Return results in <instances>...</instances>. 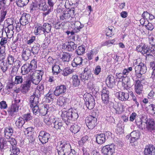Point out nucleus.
Returning <instances> with one entry per match:
<instances>
[{
	"label": "nucleus",
	"instance_id": "de8ad7c7",
	"mask_svg": "<svg viewBox=\"0 0 155 155\" xmlns=\"http://www.w3.org/2000/svg\"><path fill=\"white\" fill-rule=\"evenodd\" d=\"M40 45L39 44H35L32 48L31 52L33 54H37L40 49Z\"/></svg>",
	"mask_w": 155,
	"mask_h": 155
},
{
	"label": "nucleus",
	"instance_id": "6ab92c4d",
	"mask_svg": "<svg viewBox=\"0 0 155 155\" xmlns=\"http://www.w3.org/2000/svg\"><path fill=\"white\" fill-rule=\"evenodd\" d=\"M136 50L137 51L140 52L142 54H147L149 48L145 44H141L137 47Z\"/></svg>",
	"mask_w": 155,
	"mask_h": 155
},
{
	"label": "nucleus",
	"instance_id": "4c0bfd02",
	"mask_svg": "<svg viewBox=\"0 0 155 155\" xmlns=\"http://www.w3.org/2000/svg\"><path fill=\"white\" fill-rule=\"evenodd\" d=\"M61 71L59 65L54 64L52 67V72L54 74L58 75Z\"/></svg>",
	"mask_w": 155,
	"mask_h": 155
},
{
	"label": "nucleus",
	"instance_id": "0e129e2a",
	"mask_svg": "<svg viewBox=\"0 0 155 155\" xmlns=\"http://www.w3.org/2000/svg\"><path fill=\"white\" fill-rule=\"evenodd\" d=\"M155 49V48H151L150 49L149 48V50H148L147 54L155 56V49Z\"/></svg>",
	"mask_w": 155,
	"mask_h": 155
},
{
	"label": "nucleus",
	"instance_id": "473e14b6",
	"mask_svg": "<svg viewBox=\"0 0 155 155\" xmlns=\"http://www.w3.org/2000/svg\"><path fill=\"white\" fill-rule=\"evenodd\" d=\"M65 48L66 50L68 51H71L74 50L76 48V45L73 42L71 41L66 45Z\"/></svg>",
	"mask_w": 155,
	"mask_h": 155
},
{
	"label": "nucleus",
	"instance_id": "c03bdc74",
	"mask_svg": "<svg viewBox=\"0 0 155 155\" xmlns=\"http://www.w3.org/2000/svg\"><path fill=\"white\" fill-rule=\"evenodd\" d=\"M39 9L44 11H46L49 8L45 2L41 1L38 5Z\"/></svg>",
	"mask_w": 155,
	"mask_h": 155
},
{
	"label": "nucleus",
	"instance_id": "49530a36",
	"mask_svg": "<svg viewBox=\"0 0 155 155\" xmlns=\"http://www.w3.org/2000/svg\"><path fill=\"white\" fill-rule=\"evenodd\" d=\"M73 70L71 69L69 67L65 68L63 71L62 74L64 76H66L73 72Z\"/></svg>",
	"mask_w": 155,
	"mask_h": 155
},
{
	"label": "nucleus",
	"instance_id": "a18cd8bd",
	"mask_svg": "<svg viewBox=\"0 0 155 155\" xmlns=\"http://www.w3.org/2000/svg\"><path fill=\"white\" fill-rule=\"evenodd\" d=\"M25 123L24 119L21 117H20L15 122L16 126L18 128L21 127Z\"/></svg>",
	"mask_w": 155,
	"mask_h": 155
},
{
	"label": "nucleus",
	"instance_id": "774afa93",
	"mask_svg": "<svg viewBox=\"0 0 155 155\" xmlns=\"http://www.w3.org/2000/svg\"><path fill=\"white\" fill-rule=\"evenodd\" d=\"M109 91L108 90L107 88L104 87L103 88L101 91V95H104L105 96L107 95V96H109Z\"/></svg>",
	"mask_w": 155,
	"mask_h": 155
},
{
	"label": "nucleus",
	"instance_id": "ea45409f",
	"mask_svg": "<svg viewBox=\"0 0 155 155\" xmlns=\"http://www.w3.org/2000/svg\"><path fill=\"white\" fill-rule=\"evenodd\" d=\"M10 151L11 153L10 155H18L20 152V150L15 146L12 147Z\"/></svg>",
	"mask_w": 155,
	"mask_h": 155
},
{
	"label": "nucleus",
	"instance_id": "7ed1b4c3",
	"mask_svg": "<svg viewBox=\"0 0 155 155\" xmlns=\"http://www.w3.org/2000/svg\"><path fill=\"white\" fill-rule=\"evenodd\" d=\"M14 101L15 103L12 104L8 110L9 114L12 116L14 115L15 113L21 109V104L20 103V100L19 98H16Z\"/></svg>",
	"mask_w": 155,
	"mask_h": 155
},
{
	"label": "nucleus",
	"instance_id": "cd10ccee",
	"mask_svg": "<svg viewBox=\"0 0 155 155\" xmlns=\"http://www.w3.org/2000/svg\"><path fill=\"white\" fill-rule=\"evenodd\" d=\"M106 84L108 87H112L114 84V77L111 75H108L106 79Z\"/></svg>",
	"mask_w": 155,
	"mask_h": 155
},
{
	"label": "nucleus",
	"instance_id": "864d4df0",
	"mask_svg": "<svg viewBox=\"0 0 155 155\" xmlns=\"http://www.w3.org/2000/svg\"><path fill=\"white\" fill-rule=\"evenodd\" d=\"M23 81V79L21 76H17L15 78L14 83L16 84H21Z\"/></svg>",
	"mask_w": 155,
	"mask_h": 155
},
{
	"label": "nucleus",
	"instance_id": "9b49d317",
	"mask_svg": "<svg viewBox=\"0 0 155 155\" xmlns=\"http://www.w3.org/2000/svg\"><path fill=\"white\" fill-rule=\"evenodd\" d=\"M38 137L40 141L42 143L44 144L48 141L50 137V135L44 131H41L40 132Z\"/></svg>",
	"mask_w": 155,
	"mask_h": 155
},
{
	"label": "nucleus",
	"instance_id": "f8f14e48",
	"mask_svg": "<svg viewBox=\"0 0 155 155\" xmlns=\"http://www.w3.org/2000/svg\"><path fill=\"white\" fill-rule=\"evenodd\" d=\"M146 129L149 131H155V123L154 120L148 119L146 121Z\"/></svg>",
	"mask_w": 155,
	"mask_h": 155
},
{
	"label": "nucleus",
	"instance_id": "5fc2aeb1",
	"mask_svg": "<svg viewBox=\"0 0 155 155\" xmlns=\"http://www.w3.org/2000/svg\"><path fill=\"white\" fill-rule=\"evenodd\" d=\"M115 41L114 39L106 41L102 44V46H107L108 47H110L111 46V45H112L114 43Z\"/></svg>",
	"mask_w": 155,
	"mask_h": 155
},
{
	"label": "nucleus",
	"instance_id": "338daca9",
	"mask_svg": "<svg viewBox=\"0 0 155 155\" xmlns=\"http://www.w3.org/2000/svg\"><path fill=\"white\" fill-rule=\"evenodd\" d=\"M48 5L49 8L52 10L53 7L55 3V2L54 0H48Z\"/></svg>",
	"mask_w": 155,
	"mask_h": 155
},
{
	"label": "nucleus",
	"instance_id": "e2e57ef3",
	"mask_svg": "<svg viewBox=\"0 0 155 155\" xmlns=\"http://www.w3.org/2000/svg\"><path fill=\"white\" fill-rule=\"evenodd\" d=\"M31 107L32 108V111L35 114H36L40 111V110L38 105L34 106V107Z\"/></svg>",
	"mask_w": 155,
	"mask_h": 155
},
{
	"label": "nucleus",
	"instance_id": "bb28decb",
	"mask_svg": "<svg viewBox=\"0 0 155 155\" xmlns=\"http://www.w3.org/2000/svg\"><path fill=\"white\" fill-rule=\"evenodd\" d=\"M96 141L98 144H102L104 143L106 140L105 136L104 134H97L95 136Z\"/></svg>",
	"mask_w": 155,
	"mask_h": 155
},
{
	"label": "nucleus",
	"instance_id": "5701e85b",
	"mask_svg": "<svg viewBox=\"0 0 155 155\" xmlns=\"http://www.w3.org/2000/svg\"><path fill=\"white\" fill-rule=\"evenodd\" d=\"M21 54L22 58L24 61H27L31 55V51L28 49L24 48L23 49Z\"/></svg>",
	"mask_w": 155,
	"mask_h": 155
},
{
	"label": "nucleus",
	"instance_id": "6e6d98bb",
	"mask_svg": "<svg viewBox=\"0 0 155 155\" xmlns=\"http://www.w3.org/2000/svg\"><path fill=\"white\" fill-rule=\"evenodd\" d=\"M14 57L11 54H9L7 58V60L9 64L12 65L14 62Z\"/></svg>",
	"mask_w": 155,
	"mask_h": 155
},
{
	"label": "nucleus",
	"instance_id": "7c9ffc66",
	"mask_svg": "<svg viewBox=\"0 0 155 155\" xmlns=\"http://www.w3.org/2000/svg\"><path fill=\"white\" fill-rule=\"evenodd\" d=\"M83 59L81 57H77L74 58L71 64L73 67H77L82 64Z\"/></svg>",
	"mask_w": 155,
	"mask_h": 155
},
{
	"label": "nucleus",
	"instance_id": "680f3d73",
	"mask_svg": "<svg viewBox=\"0 0 155 155\" xmlns=\"http://www.w3.org/2000/svg\"><path fill=\"white\" fill-rule=\"evenodd\" d=\"M7 139H8V141L12 145V147L13 146H15L17 144V142L15 139L11 138V137H10V138H7Z\"/></svg>",
	"mask_w": 155,
	"mask_h": 155
},
{
	"label": "nucleus",
	"instance_id": "393cba45",
	"mask_svg": "<svg viewBox=\"0 0 155 155\" xmlns=\"http://www.w3.org/2000/svg\"><path fill=\"white\" fill-rule=\"evenodd\" d=\"M53 127L56 129H60L62 127L63 124L60 119L55 118L52 120Z\"/></svg>",
	"mask_w": 155,
	"mask_h": 155
},
{
	"label": "nucleus",
	"instance_id": "0eeeda50",
	"mask_svg": "<svg viewBox=\"0 0 155 155\" xmlns=\"http://www.w3.org/2000/svg\"><path fill=\"white\" fill-rule=\"evenodd\" d=\"M116 146L114 144L107 145L101 149L102 153L104 155H112L115 152Z\"/></svg>",
	"mask_w": 155,
	"mask_h": 155
},
{
	"label": "nucleus",
	"instance_id": "9d476101",
	"mask_svg": "<svg viewBox=\"0 0 155 155\" xmlns=\"http://www.w3.org/2000/svg\"><path fill=\"white\" fill-rule=\"evenodd\" d=\"M72 112L71 110H69L68 112L64 111L62 112L61 115L63 120L67 125H68L70 123L71 120Z\"/></svg>",
	"mask_w": 155,
	"mask_h": 155
},
{
	"label": "nucleus",
	"instance_id": "e433bc0d",
	"mask_svg": "<svg viewBox=\"0 0 155 155\" xmlns=\"http://www.w3.org/2000/svg\"><path fill=\"white\" fill-rule=\"evenodd\" d=\"M29 2V0H16V3L18 7H22L26 5Z\"/></svg>",
	"mask_w": 155,
	"mask_h": 155
},
{
	"label": "nucleus",
	"instance_id": "b1692460",
	"mask_svg": "<svg viewBox=\"0 0 155 155\" xmlns=\"http://www.w3.org/2000/svg\"><path fill=\"white\" fill-rule=\"evenodd\" d=\"M70 101L69 99L67 98L61 97L58 99L57 104L61 106H64L67 105Z\"/></svg>",
	"mask_w": 155,
	"mask_h": 155
},
{
	"label": "nucleus",
	"instance_id": "3c124183",
	"mask_svg": "<svg viewBox=\"0 0 155 155\" xmlns=\"http://www.w3.org/2000/svg\"><path fill=\"white\" fill-rule=\"evenodd\" d=\"M71 57V56L69 53H66L63 54L62 59L64 61L68 62L70 61Z\"/></svg>",
	"mask_w": 155,
	"mask_h": 155
},
{
	"label": "nucleus",
	"instance_id": "a19ab883",
	"mask_svg": "<svg viewBox=\"0 0 155 155\" xmlns=\"http://www.w3.org/2000/svg\"><path fill=\"white\" fill-rule=\"evenodd\" d=\"M2 7V5L1 4V2H0V10ZM7 13L6 10H1L0 13V21H2L5 18V16Z\"/></svg>",
	"mask_w": 155,
	"mask_h": 155
},
{
	"label": "nucleus",
	"instance_id": "412c9836",
	"mask_svg": "<svg viewBox=\"0 0 155 155\" xmlns=\"http://www.w3.org/2000/svg\"><path fill=\"white\" fill-rule=\"evenodd\" d=\"M145 110L147 113L154 115L155 114V105L153 104H146L145 105Z\"/></svg>",
	"mask_w": 155,
	"mask_h": 155
},
{
	"label": "nucleus",
	"instance_id": "f257e3e1",
	"mask_svg": "<svg viewBox=\"0 0 155 155\" xmlns=\"http://www.w3.org/2000/svg\"><path fill=\"white\" fill-rule=\"evenodd\" d=\"M71 147L68 142L65 141H61L58 143L57 147L58 152L59 155H69L71 152L74 154L75 151L71 149Z\"/></svg>",
	"mask_w": 155,
	"mask_h": 155
},
{
	"label": "nucleus",
	"instance_id": "37998d69",
	"mask_svg": "<svg viewBox=\"0 0 155 155\" xmlns=\"http://www.w3.org/2000/svg\"><path fill=\"white\" fill-rule=\"evenodd\" d=\"M44 119V122L48 125H50L51 124V123L52 122V120L53 119V117H51L49 116H48L45 114Z\"/></svg>",
	"mask_w": 155,
	"mask_h": 155
},
{
	"label": "nucleus",
	"instance_id": "79ce46f5",
	"mask_svg": "<svg viewBox=\"0 0 155 155\" xmlns=\"http://www.w3.org/2000/svg\"><path fill=\"white\" fill-rule=\"evenodd\" d=\"M85 51V46L81 45L78 47L75 52L78 55H81L84 53Z\"/></svg>",
	"mask_w": 155,
	"mask_h": 155
},
{
	"label": "nucleus",
	"instance_id": "39448f33",
	"mask_svg": "<svg viewBox=\"0 0 155 155\" xmlns=\"http://www.w3.org/2000/svg\"><path fill=\"white\" fill-rule=\"evenodd\" d=\"M25 81L21 85V90L22 92L26 93L29 90L32 83L31 77L30 75H27L25 77Z\"/></svg>",
	"mask_w": 155,
	"mask_h": 155
},
{
	"label": "nucleus",
	"instance_id": "dca6fc26",
	"mask_svg": "<svg viewBox=\"0 0 155 155\" xmlns=\"http://www.w3.org/2000/svg\"><path fill=\"white\" fill-rule=\"evenodd\" d=\"M135 71L136 73H145L147 71L146 66L142 63L137 65L135 67Z\"/></svg>",
	"mask_w": 155,
	"mask_h": 155
},
{
	"label": "nucleus",
	"instance_id": "13d9d810",
	"mask_svg": "<svg viewBox=\"0 0 155 155\" xmlns=\"http://www.w3.org/2000/svg\"><path fill=\"white\" fill-rule=\"evenodd\" d=\"M91 75V74H90L89 75L87 74L86 75H85V74H84L82 77V76L81 77L82 81L84 83H86V81L90 78Z\"/></svg>",
	"mask_w": 155,
	"mask_h": 155
},
{
	"label": "nucleus",
	"instance_id": "1a4fd4ad",
	"mask_svg": "<svg viewBox=\"0 0 155 155\" xmlns=\"http://www.w3.org/2000/svg\"><path fill=\"white\" fill-rule=\"evenodd\" d=\"M67 90L66 86L64 85H61L56 86L54 91V94L56 96L63 95Z\"/></svg>",
	"mask_w": 155,
	"mask_h": 155
},
{
	"label": "nucleus",
	"instance_id": "72a5a7b5",
	"mask_svg": "<svg viewBox=\"0 0 155 155\" xmlns=\"http://www.w3.org/2000/svg\"><path fill=\"white\" fill-rule=\"evenodd\" d=\"M80 127L81 125L80 124H74L71 126L70 128V130L72 133L74 134L77 133L79 131Z\"/></svg>",
	"mask_w": 155,
	"mask_h": 155
},
{
	"label": "nucleus",
	"instance_id": "f3484780",
	"mask_svg": "<svg viewBox=\"0 0 155 155\" xmlns=\"http://www.w3.org/2000/svg\"><path fill=\"white\" fill-rule=\"evenodd\" d=\"M29 17L28 14L25 13L23 14L20 20V24L25 26L28 24L29 22Z\"/></svg>",
	"mask_w": 155,
	"mask_h": 155
},
{
	"label": "nucleus",
	"instance_id": "f03ea898",
	"mask_svg": "<svg viewBox=\"0 0 155 155\" xmlns=\"http://www.w3.org/2000/svg\"><path fill=\"white\" fill-rule=\"evenodd\" d=\"M37 68V61L35 59L32 60L30 64H26L22 67L21 73L25 74L33 72Z\"/></svg>",
	"mask_w": 155,
	"mask_h": 155
},
{
	"label": "nucleus",
	"instance_id": "58836bf2",
	"mask_svg": "<svg viewBox=\"0 0 155 155\" xmlns=\"http://www.w3.org/2000/svg\"><path fill=\"white\" fill-rule=\"evenodd\" d=\"M114 108L115 110V113L117 114L121 113L123 111V108L120 104H115L114 106Z\"/></svg>",
	"mask_w": 155,
	"mask_h": 155
},
{
	"label": "nucleus",
	"instance_id": "69168bd1",
	"mask_svg": "<svg viewBox=\"0 0 155 155\" xmlns=\"http://www.w3.org/2000/svg\"><path fill=\"white\" fill-rule=\"evenodd\" d=\"M13 64L14 67L17 69L22 64L21 62L19 60H16L14 62Z\"/></svg>",
	"mask_w": 155,
	"mask_h": 155
},
{
	"label": "nucleus",
	"instance_id": "ddd939ff",
	"mask_svg": "<svg viewBox=\"0 0 155 155\" xmlns=\"http://www.w3.org/2000/svg\"><path fill=\"white\" fill-rule=\"evenodd\" d=\"M143 18L140 20V22L141 24H144L145 22V20L147 21L150 20H152L154 18V16L152 14L148 13L147 12H144L142 15Z\"/></svg>",
	"mask_w": 155,
	"mask_h": 155
},
{
	"label": "nucleus",
	"instance_id": "a211bd4d",
	"mask_svg": "<svg viewBox=\"0 0 155 155\" xmlns=\"http://www.w3.org/2000/svg\"><path fill=\"white\" fill-rule=\"evenodd\" d=\"M145 155H155V147L149 145L146 147L144 151Z\"/></svg>",
	"mask_w": 155,
	"mask_h": 155
},
{
	"label": "nucleus",
	"instance_id": "2eb2a0df",
	"mask_svg": "<svg viewBox=\"0 0 155 155\" xmlns=\"http://www.w3.org/2000/svg\"><path fill=\"white\" fill-rule=\"evenodd\" d=\"M71 24V28L73 29L74 32L76 33L79 32L84 26L83 25L78 21L72 22Z\"/></svg>",
	"mask_w": 155,
	"mask_h": 155
},
{
	"label": "nucleus",
	"instance_id": "20e7f679",
	"mask_svg": "<svg viewBox=\"0 0 155 155\" xmlns=\"http://www.w3.org/2000/svg\"><path fill=\"white\" fill-rule=\"evenodd\" d=\"M132 70V68L130 67L128 68L127 69H124L122 73L120 74V75H126L125 76H121V77L122 78V84L124 87L130 86V84L129 82V79L128 77L126 76L129 72L131 71Z\"/></svg>",
	"mask_w": 155,
	"mask_h": 155
},
{
	"label": "nucleus",
	"instance_id": "4be33fe9",
	"mask_svg": "<svg viewBox=\"0 0 155 155\" xmlns=\"http://www.w3.org/2000/svg\"><path fill=\"white\" fill-rule=\"evenodd\" d=\"M140 133L137 130H134L130 134L131 137L130 143H134L140 137Z\"/></svg>",
	"mask_w": 155,
	"mask_h": 155
},
{
	"label": "nucleus",
	"instance_id": "c756f323",
	"mask_svg": "<svg viewBox=\"0 0 155 155\" xmlns=\"http://www.w3.org/2000/svg\"><path fill=\"white\" fill-rule=\"evenodd\" d=\"M136 123L137 126L140 129L143 130L146 129V122H143L140 118L137 119L136 120Z\"/></svg>",
	"mask_w": 155,
	"mask_h": 155
},
{
	"label": "nucleus",
	"instance_id": "a878e982",
	"mask_svg": "<svg viewBox=\"0 0 155 155\" xmlns=\"http://www.w3.org/2000/svg\"><path fill=\"white\" fill-rule=\"evenodd\" d=\"M89 96L88 101L86 103V106L89 109L91 110L94 106L95 101L92 96L89 95Z\"/></svg>",
	"mask_w": 155,
	"mask_h": 155
},
{
	"label": "nucleus",
	"instance_id": "4468645a",
	"mask_svg": "<svg viewBox=\"0 0 155 155\" xmlns=\"http://www.w3.org/2000/svg\"><path fill=\"white\" fill-rule=\"evenodd\" d=\"M132 78L135 81L134 87L136 92L138 94H141L143 90V86L141 84L140 81L139 80H134V77L132 76Z\"/></svg>",
	"mask_w": 155,
	"mask_h": 155
},
{
	"label": "nucleus",
	"instance_id": "603ef678",
	"mask_svg": "<svg viewBox=\"0 0 155 155\" xmlns=\"http://www.w3.org/2000/svg\"><path fill=\"white\" fill-rule=\"evenodd\" d=\"M5 46H2L0 45V54L1 55L2 59H3L5 58Z\"/></svg>",
	"mask_w": 155,
	"mask_h": 155
},
{
	"label": "nucleus",
	"instance_id": "8fccbe9b",
	"mask_svg": "<svg viewBox=\"0 0 155 155\" xmlns=\"http://www.w3.org/2000/svg\"><path fill=\"white\" fill-rule=\"evenodd\" d=\"M54 108L52 106L49 107L48 105H44V107L43 108V110L46 111L45 112L43 113L42 114L43 115L46 114L48 112L52 111L54 110Z\"/></svg>",
	"mask_w": 155,
	"mask_h": 155
},
{
	"label": "nucleus",
	"instance_id": "6e6552de",
	"mask_svg": "<svg viewBox=\"0 0 155 155\" xmlns=\"http://www.w3.org/2000/svg\"><path fill=\"white\" fill-rule=\"evenodd\" d=\"M97 119L92 116H89L86 118L85 122L89 129H92L97 124Z\"/></svg>",
	"mask_w": 155,
	"mask_h": 155
},
{
	"label": "nucleus",
	"instance_id": "052dcab7",
	"mask_svg": "<svg viewBox=\"0 0 155 155\" xmlns=\"http://www.w3.org/2000/svg\"><path fill=\"white\" fill-rule=\"evenodd\" d=\"M101 98L102 101L104 104H107L108 103L109 101V96L107 95H102Z\"/></svg>",
	"mask_w": 155,
	"mask_h": 155
},
{
	"label": "nucleus",
	"instance_id": "aec40b11",
	"mask_svg": "<svg viewBox=\"0 0 155 155\" xmlns=\"http://www.w3.org/2000/svg\"><path fill=\"white\" fill-rule=\"evenodd\" d=\"M39 98L37 95H36L35 93L31 95L30 98V103L31 107H34V106L38 105L39 102Z\"/></svg>",
	"mask_w": 155,
	"mask_h": 155
},
{
	"label": "nucleus",
	"instance_id": "c9c22d12",
	"mask_svg": "<svg viewBox=\"0 0 155 155\" xmlns=\"http://www.w3.org/2000/svg\"><path fill=\"white\" fill-rule=\"evenodd\" d=\"M43 28L42 26L39 25H37L35 28L34 32L36 35L44 33Z\"/></svg>",
	"mask_w": 155,
	"mask_h": 155
},
{
	"label": "nucleus",
	"instance_id": "4d7b16f0",
	"mask_svg": "<svg viewBox=\"0 0 155 155\" xmlns=\"http://www.w3.org/2000/svg\"><path fill=\"white\" fill-rule=\"evenodd\" d=\"M44 89V86L43 84H39L38 85L37 87V89L36 90L35 93V94H36V92L40 94H42L43 92Z\"/></svg>",
	"mask_w": 155,
	"mask_h": 155
},
{
	"label": "nucleus",
	"instance_id": "c85d7f7f",
	"mask_svg": "<svg viewBox=\"0 0 155 155\" xmlns=\"http://www.w3.org/2000/svg\"><path fill=\"white\" fill-rule=\"evenodd\" d=\"M13 132V130L12 127H8L5 128L4 130L5 136L7 138H10L12 136Z\"/></svg>",
	"mask_w": 155,
	"mask_h": 155
},
{
	"label": "nucleus",
	"instance_id": "423d86ee",
	"mask_svg": "<svg viewBox=\"0 0 155 155\" xmlns=\"http://www.w3.org/2000/svg\"><path fill=\"white\" fill-rule=\"evenodd\" d=\"M43 72L41 71L36 70L33 73L31 77L32 82L35 84H38L42 79Z\"/></svg>",
	"mask_w": 155,
	"mask_h": 155
},
{
	"label": "nucleus",
	"instance_id": "f704fd0d",
	"mask_svg": "<svg viewBox=\"0 0 155 155\" xmlns=\"http://www.w3.org/2000/svg\"><path fill=\"white\" fill-rule=\"evenodd\" d=\"M42 27L44 34L45 36V35L49 32L51 31V26L50 24L48 23H44Z\"/></svg>",
	"mask_w": 155,
	"mask_h": 155
},
{
	"label": "nucleus",
	"instance_id": "09e8293b",
	"mask_svg": "<svg viewBox=\"0 0 155 155\" xmlns=\"http://www.w3.org/2000/svg\"><path fill=\"white\" fill-rule=\"evenodd\" d=\"M0 45L2 46H6L8 45V38L6 37H0Z\"/></svg>",
	"mask_w": 155,
	"mask_h": 155
},
{
	"label": "nucleus",
	"instance_id": "bf43d9fd",
	"mask_svg": "<svg viewBox=\"0 0 155 155\" xmlns=\"http://www.w3.org/2000/svg\"><path fill=\"white\" fill-rule=\"evenodd\" d=\"M1 68L3 72H5L8 68V66L7 63L3 62L1 64Z\"/></svg>",
	"mask_w": 155,
	"mask_h": 155
},
{
	"label": "nucleus",
	"instance_id": "2f4dec72",
	"mask_svg": "<svg viewBox=\"0 0 155 155\" xmlns=\"http://www.w3.org/2000/svg\"><path fill=\"white\" fill-rule=\"evenodd\" d=\"M73 85L75 87H78L80 84V81L78 75H74L71 78Z\"/></svg>",
	"mask_w": 155,
	"mask_h": 155
}]
</instances>
